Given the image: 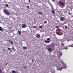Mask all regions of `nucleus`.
I'll list each match as a JSON object with an SVG mask.
<instances>
[{"instance_id": "4", "label": "nucleus", "mask_w": 73, "mask_h": 73, "mask_svg": "<svg viewBox=\"0 0 73 73\" xmlns=\"http://www.w3.org/2000/svg\"><path fill=\"white\" fill-rule=\"evenodd\" d=\"M27 25H26L23 24L22 26V28H25V27H27Z\"/></svg>"}, {"instance_id": "29", "label": "nucleus", "mask_w": 73, "mask_h": 73, "mask_svg": "<svg viewBox=\"0 0 73 73\" xmlns=\"http://www.w3.org/2000/svg\"><path fill=\"white\" fill-rule=\"evenodd\" d=\"M4 51H5V49L3 50V52H4Z\"/></svg>"}, {"instance_id": "11", "label": "nucleus", "mask_w": 73, "mask_h": 73, "mask_svg": "<svg viewBox=\"0 0 73 73\" xmlns=\"http://www.w3.org/2000/svg\"><path fill=\"white\" fill-rule=\"evenodd\" d=\"M12 73H16V72L14 70H12L11 71Z\"/></svg>"}, {"instance_id": "5", "label": "nucleus", "mask_w": 73, "mask_h": 73, "mask_svg": "<svg viewBox=\"0 0 73 73\" xmlns=\"http://www.w3.org/2000/svg\"><path fill=\"white\" fill-rule=\"evenodd\" d=\"M64 19H65L64 18V17H61L60 18V21H63L64 20Z\"/></svg>"}, {"instance_id": "19", "label": "nucleus", "mask_w": 73, "mask_h": 73, "mask_svg": "<svg viewBox=\"0 0 73 73\" xmlns=\"http://www.w3.org/2000/svg\"><path fill=\"white\" fill-rule=\"evenodd\" d=\"M46 40H50V38H48L46 39Z\"/></svg>"}, {"instance_id": "17", "label": "nucleus", "mask_w": 73, "mask_h": 73, "mask_svg": "<svg viewBox=\"0 0 73 73\" xmlns=\"http://www.w3.org/2000/svg\"><path fill=\"white\" fill-rule=\"evenodd\" d=\"M70 47H73V44H72L69 46Z\"/></svg>"}, {"instance_id": "43", "label": "nucleus", "mask_w": 73, "mask_h": 73, "mask_svg": "<svg viewBox=\"0 0 73 73\" xmlns=\"http://www.w3.org/2000/svg\"><path fill=\"white\" fill-rule=\"evenodd\" d=\"M72 17H73V15L72 16Z\"/></svg>"}, {"instance_id": "42", "label": "nucleus", "mask_w": 73, "mask_h": 73, "mask_svg": "<svg viewBox=\"0 0 73 73\" xmlns=\"http://www.w3.org/2000/svg\"><path fill=\"white\" fill-rule=\"evenodd\" d=\"M53 1H54V0H52Z\"/></svg>"}, {"instance_id": "22", "label": "nucleus", "mask_w": 73, "mask_h": 73, "mask_svg": "<svg viewBox=\"0 0 73 73\" xmlns=\"http://www.w3.org/2000/svg\"><path fill=\"white\" fill-rule=\"evenodd\" d=\"M5 6L6 7H8V5L7 4H6Z\"/></svg>"}, {"instance_id": "39", "label": "nucleus", "mask_w": 73, "mask_h": 73, "mask_svg": "<svg viewBox=\"0 0 73 73\" xmlns=\"http://www.w3.org/2000/svg\"><path fill=\"white\" fill-rule=\"evenodd\" d=\"M62 63H63V61H62Z\"/></svg>"}, {"instance_id": "27", "label": "nucleus", "mask_w": 73, "mask_h": 73, "mask_svg": "<svg viewBox=\"0 0 73 73\" xmlns=\"http://www.w3.org/2000/svg\"><path fill=\"white\" fill-rule=\"evenodd\" d=\"M65 28L66 29H67V28H68V27H67V26H65Z\"/></svg>"}, {"instance_id": "6", "label": "nucleus", "mask_w": 73, "mask_h": 73, "mask_svg": "<svg viewBox=\"0 0 73 73\" xmlns=\"http://www.w3.org/2000/svg\"><path fill=\"white\" fill-rule=\"evenodd\" d=\"M4 31V29L3 28H2L0 26V31H1V32H3Z\"/></svg>"}, {"instance_id": "30", "label": "nucleus", "mask_w": 73, "mask_h": 73, "mask_svg": "<svg viewBox=\"0 0 73 73\" xmlns=\"http://www.w3.org/2000/svg\"><path fill=\"white\" fill-rule=\"evenodd\" d=\"M59 70H62V68H60L59 69Z\"/></svg>"}, {"instance_id": "37", "label": "nucleus", "mask_w": 73, "mask_h": 73, "mask_svg": "<svg viewBox=\"0 0 73 73\" xmlns=\"http://www.w3.org/2000/svg\"><path fill=\"white\" fill-rule=\"evenodd\" d=\"M62 35V34H60L59 36H61Z\"/></svg>"}, {"instance_id": "13", "label": "nucleus", "mask_w": 73, "mask_h": 73, "mask_svg": "<svg viewBox=\"0 0 73 73\" xmlns=\"http://www.w3.org/2000/svg\"><path fill=\"white\" fill-rule=\"evenodd\" d=\"M40 37V35H38L37 36V38H39V37Z\"/></svg>"}, {"instance_id": "26", "label": "nucleus", "mask_w": 73, "mask_h": 73, "mask_svg": "<svg viewBox=\"0 0 73 73\" xmlns=\"http://www.w3.org/2000/svg\"><path fill=\"white\" fill-rule=\"evenodd\" d=\"M36 27V26H33V28H35Z\"/></svg>"}, {"instance_id": "21", "label": "nucleus", "mask_w": 73, "mask_h": 73, "mask_svg": "<svg viewBox=\"0 0 73 73\" xmlns=\"http://www.w3.org/2000/svg\"><path fill=\"white\" fill-rule=\"evenodd\" d=\"M46 23H47V22H46V21H45L44 22V24H46Z\"/></svg>"}, {"instance_id": "41", "label": "nucleus", "mask_w": 73, "mask_h": 73, "mask_svg": "<svg viewBox=\"0 0 73 73\" xmlns=\"http://www.w3.org/2000/svg\"><path fill=\"white\" fill-rule=\"evenodd\" d=\"M57 30H58V29H57L56 31H57Z\"/></svg>"}, {"instance_id": "38", "label": "nucleus", "mask_w": 73, "mask_h": 73, "mask_svg": "<svg viewBox=\"0 0 73 73\" xmlns=\"http://www.w3.org/2000/svg\"><path fill=\"white\" fill-rule=\"evenodd\" d=\"M29 0V2H31V1H30V0Z\"/></svg>"}, {"instance_id": "16", "label": "nucleus", "mask_w": 73, "mask_h": 73, "mask_svg": "<svg viewBox=\"0 0 73 73\" xmlns=\"http://www.w3.org/2000/svg\"><path fill=\"white\" fill-rule=\"evenodd\" d=\"M18 33H19V35H21V32L20 31H18Z\"/></svg>"}, {"instance_id": "20", "label": "nucleus", "mask_w": 73, "mask_h": 73, "mask_svg": "<svg viewBox=\"0 0 73 73\" xmlns=\"http://www.w3.org/2000/svg\"><path fill=\"white\" fill-rule=\"evenodd\" d=\"M43 27V26H42V25H41L39 27V28L40 29H41Z\"/></svg>"}, {"instance_id": "2", "label": "nucleus", "mask_w": 73, "mask_h": 73, "mask_svg": "<svg viewBox=\"0 0 73 73\" xmlns=\"http://www.w3.org/2000/svg\"><path fill=\"white\" fill-rule=\"evenodd\" d=\"M59 4L63 7H65V4L64 3V2L62 1H59Z\"/></svg>"}, {"instance_id": "33", "label": "nucleus", "mask_w": 73, "mask_h": 73, "mask_svg": "<svg viewBox=\"0 0 73 73\" xmlns=\"http://www.w3.org/2000/svg\"><path fill=\"white\" fill-rule=\"evenodd\" d=\"M68 13L69 15H70V12H68Z\"/></svg>"}, {"instance_id": "31", "label": "nucleus", "mask_w": 73, "mask_h": 73, "mask_svg": "<svg viewBox=\"0 0 73 73\" xmlns=\"http://www.w3.org/2000/svg\"><path fill=\"white\" fill-rule=\"evenodd\" d=\"M56 28H59V27H58V26H56Z\"/></svg>"}, {"instance_id": "18", "label": "nucleus", "mask_w": 73, "mask_h": 73, "mask_svg": "<svg viewBox=\"0 0 73 73\" xmlns=\"http://www.w3.org/2000/svg\"><path fill=\"white\" fill-rule=\"evenodd\" d=\"M2 72H3V71L1 69H0V73H2Z\"/></svg>"}, {"instance_id": "25", "label": "nucleus", "mask_w": 73, "mask_h": 73, "mask_svg": "<svg viewBox=\"0 0 73 73\" xmlns=\"http://www.w3.org/2000/svg\"><path fill=\"white\" fill-rule=\"evenodd\" d=\"M12 49H13V50H15V48H14V47H13L12 48Z\"/></svg>"}, {"instance_id": "9", "label": "nucleus", "mask_w": 73, "mask_h": 73, "mask_svg": "<svg viewBox=\"0 0 73 73\" xmlns=\"http://www.w3.org/2000/svg\"><path fill=\"white\" fill-rule=\"evenodd\" d=\"M9 42H11V44H13V42H12V41H11V40H9Z\"/></svg>"}, {"instance_id": "12", "label": "nucleus", "mask_w": 73, "mask_h": 73, "mask_svg": "<svg viewBox=\"0 0 73 73\" xmlns=\"http://www.w3.org/2000/svg\"><path fill=\"white\" fill-rule=\"evenodd\" d=\"M52 13H53V14H54V13H55V12H54V11L53 10H52Z\"/></svg>"}, {"instance_id": "40", "label": "nucleus", "mask_w": 73, "mask_h": 73, "mask_svg": "<svg viewBox=\"0 0 73 73\" xmlns=\"http://www.w3.org/2000/svg\"><path fill=\"white\" fill-rule=\"evenodd\" d=\"M24 68H25V67H24Z\"/></svg>"}, {"instance_id": "34", "label": "nucleus", "mask_w": 73, "mask_h": 73, "mask_svg": "<svg viewBox=\"0 0 73 73\" xmlns=\"http://www.w3.org/2000/svg\"><path fill=\"white\" fill-rule=\"evenodd\" d=\"M32 62H34V61L32 59Z\"/></svg>"}, {"instance_id": "36", "label": "nucleus", "mask_w": 73, "mask_h": 73, "mask_svg": "<svg viewBox=\"0 0 73 73\" xmlns=\"http://www.w3.org/2000/svg\"><path fill=\"white\" fill-rule=\"evenodd\" d=\"M27 8H29V6H27Z\"/></svg>"}, {"instance_id": "15", "label": "nucleus", "mask_w": 73, "mask_h": 73, "mask_svg": "<svg viewBox=\"0 0 73 73\" xmlns=\"http://www.w3.org/2000/svg\"><path fill=\"white\" fill-rule=\"evenodd\" d=\"M38 14L39 15H42V13H41V12H39L38 13Z\"/></svg>"}, {"instance_id": "3", "label": "nucleus", "mask_w": 73, "mask_h": 73, "mask_svg": "<svg viewBox=\"0 0 73 73\" xmlns=\"http://www.w3.org/2000/svg\"><path fill=\"white\" fill-rule=\"evenodd\" d=\"M47 50H48L49 52H52V49L51 48H47Z\"/></svg>"}, {"instance_id": "32", "label": "nucleus", "mask_w": 73, "mask_h": 73, "mask_svg": "<svg viewBox=\"0 0 73 73\" xmlns=\"http://www.w3.org/2000/svg\"><path fill=\"white\" fill-rule=\"evenodd\" d=\"M8 64V63H6L5 64V65H7Z\"/></svg>"}, {"instance_id": "10", "label": "nucleus", "mask_w": 73, "mask_h": 73, "mask_svg": "<svg viewBox=\"0 0 73 73\" xmlns=\"http://www.w3.org/2000/svg\"><path fill=\"white\" fill-rule=\"evenodd\" d=\"M44 42H45L46 43H49V42H50V41H44Z\"/></svg>"}, {"instance_id": "28", "label": "nucleus", "mask_w": 73, "mask_h": 73, "mask_svg": "<svg viewBox=\"0 0 73 73\" xmlns=\"http://www.w3.org/2000/svg\"><path fill=\"white\" fill-rule=\"evenodd\" d=\"M8 50H10L11 49L10 48H8Z\"/></svg>"}, {"instance_id": "7", "label": "nucleus", "mask_w": 73, "mask_h": 73, "mask_svg": "<svg viewBox=\"0 0 73 73\" xmlns=\"http://www.w3.org/2000/svg\"><path fill=\"white\" fill-rule=\"evenodd\" d=\"M61 45L62 46H62H65V43H62L61 44Z\"/></svg>"}, {"instance_id": "24", "label": "nucleus", "mask_w": 73, "mask_h": 73, "mask_svg": "<svg viewBox=\"0 0 73 73\" xmlns=\"http://www.w3.org/2000/svg\"><path fill=\"white\" fill-rule=\"evenodd\" d=\"M55 46V44H54L53 45V46L54 48V46Z\"/></svg>"}, {"instance_id": "8", "label": "nucleus", "mask_w": 73, "mask_h": 73, "mask_svg": "<svg viewBox=\"0 0 73 73\" xmlns=\"http://www.w3.org/2000/svg\"><path fill=\"white\" fill-rule=\"evenodd\" d=\"M66 49V50H67V49H68V47L65 46H64L63 49Z\"/></svg>"}, {"instance_id": "23", "label": "nucleus", "mask_w": 73, "mask_h": 73, "mask_svg": "<svg viewBox=\"0 0 73 73\" xmlns=\"http://www.w3.org/2000/svg\"><path fill=\"white\" fill-rule=\"evenodd\" d=\"M23 49H27V47H23Z\"/></svg>"}, {"instance_id": "1", "label": "nucleus", "mask_w": 73, "mask_h": 73, "mask_svg": "<svg viewBox=\"0 0 73 73\" xmlns=\"http://www.w3.org/2000/svg\"><path fill=\"white\" fill-rule=\"evenodd\" d=\"M3 12L6 15H8L11 14L10 13L8 12V10L6 9V10H3Z\"/></svg>"}, {"instance_id": "14", "label": "nucleus", "mask_w": 73, "mask_h": 73, "mask_svg": "<svg viewBox=\"0 0 73 73\" xmlns=\"http://www.w3.org/2000/svg\"><path fill=\"white\" fill-rule=\"evenodd\" d=\"M56 33L57 35H60V34L58 33V32L56 31Z\"/></svg>"}, {"instance_id": "35", "label": "nucleus", "mask_w": 73, "mask_h": 73, "mask_svg": "<svg viewBox=\"0 0 73 73\" xmlns=\"http://www.w3.org/2000/svg\"><path fill=\"white\" fill-rule=\"evenodd\" d=\"M9 29H11V28L10 27H9Z\"/></svg>"}]
</instances>
